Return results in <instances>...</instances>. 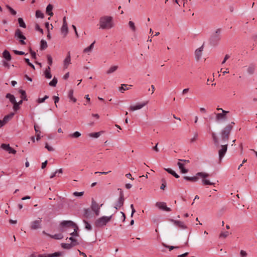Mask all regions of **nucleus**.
<instances>
[{"mask_svg": "<svg viewBox=\"0 0 257 257\" xmlns=\"http://www.w3.org/2000/svg\"><path fill=\"white\" fill-rule=\"evenodd\" d=\"M209 174L205 173V172H198L196 174V175L193 177H188V176H184L183 178L184 180L192 182H197L198 179L199 177H201L203 178L202 182V184L204 185H213L214 184V183L211 182L209 180L206 179L205 178L209 177Z\"/></svg>", "mask_w": 257, "mask_h": 257, "instance_id": "f257e3e1", "label": "nucleus"}, {"mask_svg": "<svg viewBox=\"0 0 257 257\" xmlns=\"http://www.w3.org/2000/svg\"><path fill=\"white\" fill-rule=\"evenodd\" d=\"M211 136H212L213 141L214 142V145L216 147H220V149L218 151V155H219V160L221 161L222 159L223 158L226 152H227L228 144H226L223 145L219 146V140H218V139L216 134L214 132H212L211 133Z\"/></svg>", "mask_w": 257, "mask_h": 257, "instance_id": "f03ea898", "label": "nucleus"}, {"mask_svg": "<svg viewBox=\"0 0 257 257\" xmlns=\"http://www.w3.org/2000/svg\"><path fill=\"white\" fill-rule=\"evenodd\" d=\"M100 29H109L113 27L112 17L103 16L99 19Z\"/></svg>", "mask_w": 257, "mask_h": 257, "instance_id": "7ed1b4c3", "label": "nucleus"}, {"mask_svg": "<svg viewBox=\"0 0 257 257\" xmlns=\"http://www.w3.org/2000/svg\"><path fill=\"white\" fill-rule=\"evenodd\" d=\"M232 125L227 124L220 132V135L222 143H227L229 140V135L232 130Z\"/></svg>", "mask_w": 257, "mask_h": 257, "instance_id": "20e7f679", "label": "nucleus"}, {"mask_svg": "<svg viewBox=\"0 0 257 257\" xmlns=\"http://www.w3.org/2000/svg\"><path fill=\"white\" fill-rule=\"evenodd\" d=\"M221 29L218 28L213 33L209 39V42L212 46H216L221 39Z\"/></svg>", "mask_w": 257, "mask_h": 257, "instance_id": "39448f33", "label": "nucleus"}, {"mask_svg": "<svg viewBox=\"0 0 257 257\" xmlns=\"http://www.w3.org/2000/svg\"><path fill=\"white\" fill-rule=\"evenodd\" d=\"M112 215L109 216H102L95 221L94 225L96 227H102L106 225V224L110 221L112 218Z\"/></svg>", "mask_w": 257, "mask_h": 257, "instance_id": "423d86ee", "label": "nucleus"}, {"mask_svg": "<svg viewBox=\"0 0 257 257\" xmlns=\"http://www.w3.org/2000/svg\"><path fill=\"white\" fill-rule=\"evenodd\" d=\"M76 226V224L71 220H64L60 224V228L61 232H64L66 230V228L70 227Z\"/></svg>", "mask_w": 257, "mask_h": 257, "instance_id": "0eeeda50", "label": "nucleus"}, {"mask_svg": "<svg viewBox=\"0 0 257 257\" xmlns=\"http://www.w3.org/2000/svg\"><path fill=\"white\" fill-rule=\"evenodd\" d=\"M229 113L228 111L222 110V113H214V114L216 115V121L217 122H219L220 121H224L226 120L227 119V116L226 114Z\"/></svg>", "mask_w": 257, "mask_h": 257, "instance_id": "6e6552de", "label": "nucleus"}, {"mask_svg": "<svg viewBox=\"0 0 257 257\" xmlns=\"http://www.w3.org/2000/svg\"><path fill=\"white\" fill-rule=\"evenodd\" d=\"M118 190L119 191V197L114 206L116 209H119L123 205L124 200L123 191L120 188H118Z\"/></svg>", "mask_w": 257, "mask_h": 257, "instance_id": "1a4fd4ad", "label": "nucleus"}, {"mask_svg": "<svg viewBox=\"0 0 257 257\" xmlns=\"http://www.w3.org/2000/svg\"><path fill=\"white\" fill-rule=\"evenodd\" d=\"M15 36L16 38L20 39V43L21 45L26 44L24 40L26 39V38L20 29H18L16 30Z\"/></svg>", "mask_w": 257, "mask_h": 257, "instance_id": "9d476101", "label": "nucleus"}, {"mask_svg": "<svg viewBox=\"0 0 257 257\" xmlns=\"http://www.w3.org/2000/svg\"><path fill=\"white\" fill-rule=\"evenodd\" d=\"M41 218H38L37 219L31 222V229L32 230H36L41 228Z\"/></svg>", "mask_w": 257, "mask_h": 257, "instance_id": "9b49d317", "label": "nucleus"}, {"mask_svg": "<svg viewBox=\"0 0 257 257\" xmlns=\"http://www.w3.org/2000/svg\"><path fill=\"white\" fill-rule=\"evenodd\" d=\"M169 221L173 222L176 226L179 227L181 229H186L187 228V226L184 224L183 221L180 220H176L170 218L169 219Z\"/></svg>", "mask_w": 257, "mask_h": 257, "instance_id": "f8f14e48", "label": "nucleus"}, {"mask_svg": "<svg viewBox=\"0 0 257 257\" xmlns=\"http://www.w3.org/2000/svg\"><path fill=\"white\" fill-rule=\"evenodd\" d=\"M156 206L158 207L160 209L164 211L169 212L171 211L170 208L168 207L166 205V203L164 202H157L156 203Z\"/></svg>", "mask_w": 257, "mask_h": 257, "instance_id": "ddd939ff", "label": "nucleus"}, {"mask_svg": "<svg viewBox=\"0 0 257 257\" xmlns=\"http://www.w3.org/2000/svg\"><path fill=\"white\" fill-rule=\"evenodd\" d=\"M147 103H148V102L147 101V102H143L142 103L137 104L136 105H134V106L132 105L130 106V109L131 111H135V110H136L138 109H140L142 108H143L144 106H145L147 104Z\"/></svg>", "mask_w": 257, "mask_h": 257, "instance_id": "4468645a", "label": "nucleus"}, {"mask_svg": "<svg viewBox=\"0 0 257 257\" xmlns=\"http://www.w3.org/2000/svg\"><path fill=\"white\" fill-rule=\"evenodd\" d=\"M203 46H202L199 48L197 49L195 52V58L197 61H198L200 59L202 56V52L203 51Z\"/></svg>", "mask_w": 257, "mask_h": 257, "instance_id": "2eb2a0df", "label": "nucleus"}, {"mask_svg": "<svg viewBox=\"0 0 257 257\" xmlns=\"http://www.w3.org/2000/svg\"><path fill=\"white\" fill-rule=\"evenodd\" d=\"M3 57L7 61H10L12 60V56L10 53L7 50L4 51Z\"/></svg>", "mask_w": 257, "mask_h": 257, "instance_id": "dca6fc26", "label": "nucleus"}, {"mask_svg": "<svg viewBox=\"0 0 257 257\" xmlns=\"http://www.w3.org/2000/svg\"><path fill=\"white\" fill-rule=\"evenodd\" d=\"M255 69V65L253 63H251L247 69V72L249 75H252L254 73Z\"/></svg>", "mask_w": 257, "mask_h": 257, "instance_id": "f3484780", "label": "nucleus"}, {"mask_svg": "<svg viewBox=\"0 0 257 257\" xmlns=\"http://www.w3.org/2000/svg\"><path fill=\"white\" fill-rule=\"evenodd\" d=\"M71 61V57H70V53L69 52L68 53V55L64 61V67L65 68H67L68 66V65L70 64Z\"/></svg>", "mask_w": 257, "mask_h": 257, "instance_id": "a211bd4d", "label": "nucleus"}, {"mask_svg": "<svg viewBox=\"0 0 257 257\" xmlns=\"http://www.w3.org/2000/svg\"><path fill=\"white\" fill-rule=\"evenodd\" d=\"M53 8V6L51 4H49L46 7V13L51 17L53 16L54 15L52 12Z\"/></svg>", "mask_w": 257, "mask_h": 257, "instance_id": "6ab92c4d", "label": "nucleus"}, {"mask_svg": "<svg viewBox=\"0 0 257 257\" xmlns=\"http://www.w3.org/2000/svg\"><path fill=\"white\" fill-rule=\"evenodd\" d=\"M91 208L92 211H95L97 209H100V207L96 202L92 198L91 201Z\"/></svg>", "mask_w": 257, "mask_h": 257, "instance_id": "aec40b11", "label": "nucleus"}, {"mask_svg": "<svg viewBox=\"0 0 257 257\" xmlns=\"http://www.w3.org/2000/svg\"><path fill=\"white\" fill-rule=\"evenodd\" d=\"M177 165L182 173H186L188 172V170L184 168V164L179 162Z\"/></svg>", "mask_w": 257, "mask_h": 257, "instance_id": "412c9836", "label": "nucleus"}, {"mask_svg": "<svg viewBox=\"0 0 257 257\" xmlns=\"http://www.w3.org/2000/svg\"><path fill=\"white\" fill-rule=\"evenodd\" d=\"M61 31L62 34L64 35V37L66 36L68 33V28L67 24H63L61 29Z\"/></svg>", "mask_w": 257, "mask_h": 257, "instance_id": "4be33fe9", "label": "nucleus"}, {"mask_svg": "<svg viewBox=\"0 0 257 257\" xmlns=\"http://www.w3.org/2000/svg\"><path fill=\"white\" fill-rule=\"evenodd\" d=\"M164 169L168 173L171 174L172 175H173L176 178H179L180 176L174 171H173L171 169H170V168H165Z\"/></svg>", "mask_w": 257, "mask_h": 257, "instance_id": "5701e85b", "label": "nucleus"}, {"mask_svg": "<svg viewBox=\"0 0 257 257\" xmlns=\"http://www.w3.org/2000/svg\"><path fill=\"white\" fill-rule=\"evenodd\" d=\"M118 68V66L116 65L111 66L109 69L106 71V73L107 74H111L114 72L115 71L117 70Z\"/></svg>", "mask_w": 257, "mask_h": 257, "instance_id": "b1692460", "label": "nucleus"}, {"mask_svg": "<svg viewBox=\"0 0 257 257\" xmlns=\"http://www.w3.org/2000/svg\"><path fill=\"white\" fill-rule=\"evenodd\" d=\"M45 76L47 79H50L52 78V75L50 72V67L48 66V68L45 70L44 72Z\"/></svg>", "mask_w": 257, "mask_h": 257, "instance_id": "393cba45", "label": "nucleus"}, {"mask_svg": "<svg viewBox=\"0 0 257 257\" xmlns=\"http://www.w3.org/2000/svg\"><path fill=\"white\" fill-rule=\"evenodd\" d=\"M6 97V98L9 99L10 102L12 103H16V102H17L14 95L13 94H11L10 93H8V94H7Z\"/></svg>", "mask_w": 257, "mask_h": 257, "instance_id": "a878e982", "label": "nucleus"}, {"mask_svg": "<svg viewBox=\"0 0 257 257\" xmlns=\"http://www.w3.org/2000/svg\"><path fill=\"white\" fill-rule=\"evenodd\" d=\"M95 43V42L94 41L89 46L85 48L83 50V52L84 53L90 52L92 50V49L94 47V45Z\"/></svg>", "mask_w": 257, "mask_h": 257, "instance_id": "bb28decb", "label": "nucleus"}, {"mask_svg": "<svg viewBox=\"0 0 257 257\" xmlns=\"http://www.w3.org/2000/svg\"><path fill=\"white\" fill-rule=\"evenodd\" d=\"M73 90L70 89L68 93V98L73 101V102H75L76 101V99L73 97Z\"/></svg>", "mask_w": 257, "mask_h": 257, "instance_id": "cd10ccee", "label": "nucleus"}, {"mask_svg": "<svg viewBox=\"0 0 257 257\" xmlns=\"http://www.w3.org/2000/svg\"><path fill=\"white\" fill-rule=\"evenodd\" d=\"M91 214V210L89 208H85L84 209V216L86 218L90 217Z\"/></svg>", "mask_w": 257, "mask_h": 257, "instance_id": "c85d7f7f", "label": "nucleus"}, {"mask_svg": "<svg viewBox=\"0 0 257 257\" xmlns=\"http://www.w3.org/2000/svg\"><path fill=\"white\" fill-rule=\"evenodd\" d=\"M50 237L55 239H61L63 238V235L62 233H58L54 235H51Z\"/></svg>", "mask_w": 257, "mask_h": 257, "instance_id": "c756f323", "label": "nucleus"}, {"mask_svg": "<svg viewBox=\"0 0 257 257\" xmlns=\"http://www.w3.org/2000/svg\"><path fill=\"white\" fill-rule=\"evenodd\" d=\"M67 238H68L69 240H71V242L70 244L73 246V247L79 244L77 239H75L72 236L69 238L67 237Z\"/></svg>", "mask_w": 257, "mask_h": 257, "instance_id": "7c9ffc66", "label": "nucleus"}, {"mask_svg": "<svg viewBox=\"0 0 257 257\" xmlns=\"http://www.w3.org/2000/svg\"><path fill=\"white\" fill-rule=\"evenodd\" d=\"M47 47H48V46H47L46 41L44 40H42L41 41V46H40L41 49L42 50H45L47 48Z\"/></svg>", "mask_w": 257, "mask_h": 257, "instance_id": "2f4dec72", "label": "nucleus"}, {"mask_svg": "<svg viewBox=\"0 0 257 257\" xmlns=\"http://www.w3.org/2000/svg\"><path fill=\"white\" fill-rule=\"evenodd\" d=\"M81 136V133L79 132H75L73 134H71L69 135L70 138H78Z\"/></svg>", "mask_w": 257, "mask_h": 257, "instance_id": "473e14b6", "label": "nucleus"}, {"mask_svg": "<svg viewBox=\"0 0 257 257\" xmlns=\"http://www.w3.org/2000/svg\"><path fill=\"white\" fill-rule=\"evenodd\" d=\"M19 93L21 94V98L24 100H27L26 93L25 90L20 89L19 91Z\"/></svg>", "mask_w": 257, "mask_h": 257, "instance_id": "72a5a7b5", "label": "nucleus"}, {"mask_svg": "<svg viewBox=\"0 0 257 257\" xmlns=\"http://www.w3.org/2000/svg\"><path fill=\"white\" fill-rule=\"evenodd\" d=\"M61 246L62 248L67 249H70L73 247V246L70 243H61Z\"/></svg>", "mask_w": 257, "mask_h": 257, "instance_id": "f704fd0d", "label": "nucleus"}, {"mask_svg": "<svg viewBox=\"0 0 257 257\" xmlns=\"http://www.w3.org/2000/svg\"><path fill=\"white\" fill-rule=\"evenodd\" d=\"M18 23L19 24V26L22 28H26V25L23 20V19L22 18H18Z\"/></svg>", "mask_w": 257, "mask_h": 257, "instance_id": "c9c22d12", "label": "nucleus"}, {"mask_svg": "<svg viewBox=\"0 0 257 257\" xmlns=\"http://www.w3.org/2000/svg\"><path fill=\"white\" fill-rule=\"evenodd\" d=\"M83 222L85 224V228L88 230H91L92 229V226L91 224L86 220H83Z\"/></svg>", "mask_w": 257, "mask_h": 257, "instance_id": "e433bc0d", "label": "nucleus"}, {"mask_svg": "<svg viewBox=\"0 0 257 257\" xmlns=\"http://www.w3.org/2000/svg\"><path fill=\"white\" fill-rule=\"evenodd\" d=\"M74 228V231L70 233V234L73 237V236H78V233L77 232V230H78V227L77 225H76V226L73 227Z\"/></svg>", "mask_w": 257, "mask_h": 257, "instance_id": "4c0bfd02", "label": "nucleus"}, {"mask_svg": "<svg viewBox=\"0 0 257 257\" xmlns=\"http://www.w3.org/2000/svg\"><path fill=\"white\" fill-rule=\"evenodd\" d=\"M57 83V79L55 77L53 78L52 80L50 81L49 83V85L51 86L55 87Z\"/></svg>", "mask_w": 257, "mask_h": 257, "instance_id": "58836bf2", "label": "nucleus"}, {"mask_svg": "<svg viewBox=\"0 0 257 257\" xmlns=\"http://www.w3.org/2000/svg\"><path fill=\"white\" fill-rule=\"evenodd\" d=\"M36 18H44V15L43 13H42V12L40 10H37L36 11Z\"/></svg>", "mask_w": 257, "mask_h": 257, "instance_id": "ea45409f", "label": "nucleus"}, {"mask_svg": "<svg viewBox=\"0 0 257 257\" xmlns=\"http://www.w3.org/2000/svg\"><path fill=\"white\" fill-rule=\"evenodd\" d=\"M101 134V132H97V133H92L89 134V136L90 137L97 138L100 136Z\"/></svg>", "mask_w": 257, "mask_h": 257, "instance_id": "a19ab883", "label": "nucleus"}, {"mask_svg": "<svg viewBox=\"0 0 257 257\" xmlns=\"http://www.w3.org/2000/svg\"><path fill=\"white\" fill-rule=\"evenodd\" d=\"M6 8L9 10L10 12L12 15L15 16L17 14V12L15 10H14L12 8H11L10 6L6 5Z\"/></svg>", "mask_w": 257, "mask_h": 257, "instance_id": "79ce46f5", "label": "nucleus"}, {"mask_svg": "<svg viewBox=\"0 0 257 257\" xmlns=\"http://www.w3.org/2000/svg\"><path fill=\"white\" fill-rule=\"evenodd\" d=\"M128 25L130 28L133 32H135L136 30V28L135 25V23L133 21H130L128 22Z\"/></svg>", "mask_w": 257, "mask_h": 257, "instance_id": "37998d69", "label": "nucleus"}, {"mask_svg": "<svg viewBox=\"0 0 257 257\" xmlns=\"http://www.w3.org/2000/svg\"><path fill=\"white\" fill-rule=\"evenodd\" d=\"M127 84H121V86L119 88V91H120L121 92H123V91L128 90V88L127 87Z\"/></svg>", "mask_w": 257, "mask_h": 257, "instance_id": "c03bdc74", "label": "nucleus"}, {"mask_svg": "<svg viewBox=\"0 0 257 257\" xmlns=\"http://www.w3.org/2000/svg\"><path fill=\"white\" fill-rule=\"evenodd\" d=\"M49 98L48 95H45L43 98H39L37 100V102L39 103H43L45 101V100Z\"/></svg>", "mask_w": 257, "mask_h": 257, "instance_id": "a18cd8bd", "label": "nucleus"}, {"mask_svg": "<svg viewBox=\"0 0 257 257\" xmlns=\"http://www.w3.org/2000/svg\"><path fill=\"white\" fill-rule=\"evenodd\" d=\"M25 61L27 63V64L30 66L32 68H33V69H35V66L32 64L30 62V60H29V59L28 58H25Z\"/></svg>", "mask_w": 257, "mask_h": 257, "instance_id": "49530a36", "label": "nucleus"}, {"mask_svg": "<svg viewBox=\"0 0 257 257\" xmlns=\"http://www.w3.org/2000/svg\"><path fill=\"white\" fill-rule=\"evenodd\" d=\"M47 60L49 66H50L52 65L53 62V59L52 57L50 55H47Z\"/></svg>", "mask_w": 257, "mask_h": 257, "instance_id": "de8ad7c7", "label": "nucleus"}, {"mask_svg": "<svg viewBox=\"0 0 257 257\" xmlns=\"http://www.w3.org/2000/svg\"><path fill=\"white\" fill-rule=\"evenodd\" d=\"M228 235H229V232L228 231L222 232L220 233V234L219 235V237L220 238H222V237L225 238Z\"/></svg>", "mask_w": 257, "mask_h": 257, "instance_id": "09e8293b", "label": "nucleus"}, {"mask_svg": "<svg viewBox=\"0 0 257 257\" xmlns=\"http://www.w3.org/2000/svg\"><path fill=\"white\" fill-rule=\"evenodd\" d=\"M10 147L9 144H2L1 145V148L7 151L9 150L8 149H10Z\"/></svg>", "mask_w": 257, "mask_h": 257, "instance_id": "8fccbe9b", "label": "nucleus"}, {"mask_svg": "<svg viewBox=\"0 0 257 257\" xmlns=\"http://www.w3.org/2000/svg\"><path fill=\"white\" fill-rule=\"evenodd\" d=\"M198 133L197 132H195L194 133V137L193 138H192L191 139H190V143H193L195 141H196L198 138Z\"/></svg>", "mask_w": 257, "mask_h": 257, "instance_id": "3c124183", "label": "nucleus"}, {"mask_svg": "<svg viewBox=\"0 0 257 257\" xmlns=\"http://www.w3.org/2000/svg\"><path fill=\"white\" fill-rule=\"evenodd\" d=\"M62 255V253L61 252H55L53 253H50L51 257H57L60 256Z\"/></svg>", "mask_w": 257, "mask_h": 257, "instance_id": "603ef678", "label": "nucleus"}, {"mask_svg": "<svg viewBox=\"0 0 257 257\" xmlns=\"http://www.w3.org/2000/svg\"><path fill=\"white\" fill-rule=\"evenodd\" d=\"M9 61H7L6 60H3L2 61V62H3V65L4 67L7 68H10V64L8 63Z\"/></svg>", "mask_w": 257, "mask_h": 257, "instance_id": "864d4df0", "label": "nucleus"}, {"mask_svg": "<svg viewBox=\"0 0 257 257\" xmlns=\"http://www.w3.org/2000/svg\"><path fill=\"white\" fill-rule=\"evenodd\" d=\"M35 29L36 31L40 32L41 34H43V30L40 28L39 25L37 24L35 25Z\"/></svg>", "mask_w": 257, "mask_h": 257, "instance_id": "5fc2aeb1", "label": "nucleus"}, {"mask_svg": "<svg viewBox=\"0 0 257 257\" xmlns=\"http://www.w3.org/2000/svg\"><path fill=\"white\" fill-rule=\"evenodd\" d=\"M162 245L164 247H165L166 248H169L170 251H171V250H173V249H174V246L169 245H167L166 244H165L164 243H162Z\"/></svg>", "mask_w": 257, "mask_h": 257, "instance_id": "6e6d98bb", "label": "nucleus"}, {"mask_svg": "<svg viewBox=\"0 0 257 257\" xmlns=\"http://www.w3.org/2000/svg\"><path fill=\"white\" fill-rule=\"evenodd\" d=\"M45 148H46L50 152H52L54 150L53 148L49 146L47 143H46L45 144Z\"/></svg>", "mask_w": 257, "mask_h": 257, "instance_id": "4d7b16f0", "label": "nucleus"}, {"mask_svg": "<svg viewBox=\"0 0 257 257\" xmlns=\"http://www.w3.org/2000/svg\"><path fill=\"white\" fill-rule=\"evenodd\" d=\"M14 52L16 55H25V52H23V51H18V50H14Z\"/></svg>", "mask_w": 257, "mask_h": 257, "instance_id": "13d9d810", "label": "nucleus"}, {"mask_svg": "<svg viewBox=\"0 0 257 257\" xmlns=\"http://www.w3.org/2000/svg\"><path fill=\"white\" fill-rule=\"evenodd\" d=\"M240 254L241 257H246L247 255L246 252L243 250H240Z\"/></svg>", "mask_w": 257, "mask_h": 257, "instance_id": "bf43d9fd", "label": "nucleus"}, {"mask_svg": "<svg viewBox=\"0 0 257 257\" xmlns=\"http://www.w3.org/2000/svg\"><path fill=\"white\" fill-rule=\"evenodd\" d=\"M34 129H35V131L36 134H38V133L40 134L41 133V132L39 130L40 126H38V125H37V124L34 125Z\"/></svg>", "mask_w": 257, "mask_h": 257, "instance_id": "052dcab7", "label": "nucleus"}, {"mask_svg": "<svg viewBox=\"0 0 257 257\" xmlns=\"http://www.w3.org/2000/svg\"><path fill=\"white\" fill-rule=\"evenodd\" d=\"M13 104H14L13 108L15 111H17L20 108L19 104H17V102H16V103Z\"/></svg>", "mask_w": 257, "mask_h": 257, "instance_id": "680f3d73", "label": "nucleus"}, {"mask_svg": "<svg viewBox=\"0 0 257 257\" xmlns=\"http://www.w3.org/2000/svg\"><path fill=\"white\" fill-rule=\"evenodd\" d=\"M162 181L163 182V183L161 186L160 189L164 190L166 186V182L165 180L163 179L162 180Z\"/></svg>", "mask_w": 257, "mask_h": 257, "instance_id": "e2e57ef3", "label": "nucleus"}, {"mask_svg": "<svg viewBox=\"0 0 257 257\" xmlns=\"http://www.w3.org/2000/svg\"><path fill=\"white\" fill-rule=\"evenodd\" d=\"M83 194H84V192H75L73 193V195L75 196H77V197L81 196Z\"/></svg>", "mask_w": 257, "mask_h": 257, "instance_id": "0e129e2a", "label": "nucleus"}, {"mask_svg": "<svg viewBox=\"0 0 257 257\" xmlns=\"http://www.w3.org/2000/svg\"><path fill=\"white\" fill-rule=\"evenodd\" d=\"M131 208L132 209V213H131V217H133L134 214L136 212V210L134 208L133 204L131 205Z\"/></svg>", "mask_w": 257, "mask_h": 257, "instance_id": "69168bd1", "label": "nucleus"}, {"mask_svg": "<svg viewBox=\"0 0 257 257\" xmlns=\"http://www.w3.org/2000/svg\"><path fill=\"white\" fill-rule=\"evenodd\" d=\"M9 150L8 151V152L10 153V154H15L16 153V151L14 149H13V148H12L11 147H10V149H8Z\"/></svg>", "mask_w": 257, "mask_h": 257, "instance_id": "338daca9", "label": "nucleus"}, {"mask_svg": "<svg viewBox=\"0 0 257 257\" xmlns=\"http://www.w3.org/2000/svg\"><path fill=\"white\" fill-rule=\"evenodd\" d=\"M53 99H54V103H55L56 106L57 107V105L56 103L57 102H58V101L59 100V97L58 96H54L53 97Z\"/></svg>", "mask_w": 257, "mask_h": 257, "instance_id": "774afa93", "label": "nucleus"}]
</instances>
